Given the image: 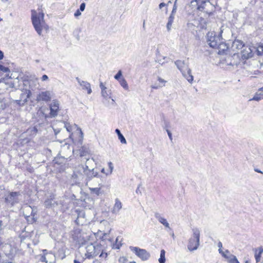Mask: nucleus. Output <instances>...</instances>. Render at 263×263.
Returning a JSON list of instances; mask_svg holds the SVG:
<instances>
[{
  "label": "nucleus",
  "mask_w": 263,
  "mask_h": 263,
  "mask_svg": "<svg viewBox=\"0 0 263 263\" xmlns=\"http://www.w3.org/2000/svg\"><path fill=\"white\" fill-rule=\"evenodd\" d=\"M44 17V14L42 11H31L32 23L35 31L40 35H42V30H48V26L45 23Z\"/></svg>",
  "instance_id": "f257e3e1"
},
{
  "label": "nucleus",
  "mask_w": 263,
  "mask_h": 263,
  "mask_svg": "<svg viewBox=\"0 0 263 263\" xmlns=\"http://www.w3.org/2000/svg\"><path fill=\"white\" fill-rule=\"evenodd\" d=\"M192 235L189 238L187 242V249L190 251L196 250L200 245V231L197 228L192 229Z\"/></svg>",
  "instance_id": "f03ea898"
},
{
  "label": "nucleus",
  "mask_w": 263,
  "mask_h": 263,
  "mask_svg": "<svg viewBox=\"0 0 263 263\" xmlns=\"http://www.w3.org/2000/svg\"><path fill=\"white\" fill-rule=\"evenodd\" d=\"M24 215L27 220L30 222L33 223L36 220L35 216L36 214V209L32 208L30 205H25L23 208Z\"/></svg>",
  "instance_id": "7ed1b4c3"
},
{
  "label": "nucleus",
  "mask_w": 263,
  "mask_h": 263,
  "mask_svg": "<svg viewBox=\"0 0 263 263\" xmlns=\"http://www.w3.org/2000/svg\"><path fill=\"white\" fill-rule=\"evenodd\" d=\"M129 249L142 261L147 260L151 257L150 253L145 249L133 246H130Z\"/></svg>",
  "instance_id": "20e7f679"
},
{
  "label": "nucleus",
  "mask_w": 263,
  "mask_h": 263,
  "mask_svg": "<svg viewBox=\"0 0 263 263\" xmlns=\"http://www.w3.org/2000/svg\"><path fill=\"white\" fill-rule=\"evenodd\" d=\"M207 43L209 46L213 48H216L218 44L222 39L220 35H216L215 32H208L206 34Z\"/></svg>",
  "instance_id": "39448f33"
},
{
  "label": "nucleus",
  "mask_w": 263,
  "mask_h": 263,
  "mask_svg": "<svg viewBox=\"0 0 263 263\" xmlns=\"http://www.w3.org/2000/svg\"><path fill=\"white\" fill-rule=\"evenodd\" d=\"M86 252L85 256L88 258H93L97 256L100 251V247L99 246H95L90 243L86 247Z\"/></svg>",
  "instance_id": "423d86ee"
},
{
  "label": "nucleus",
  "mask_w": 263,
  "mask_h": 263,
  "mask_svg": "<svg viewBox=\"0 0 263 263\" xmlns=\"http://www.w3.org/2000/svg\"><path fill=\"white\" fill-rule=\"evenodd\" d=\"M20 195L19 192H11L5 198V202L11 206L18 202V196Z\"/></svg>",
  "instance_id": "0eeeda50"
},
{
  "label": "nucleus",
  "mask_w": 263,
  "mask_h": 263,
  "mask_svg": "<svg viewBox=\"0 0 263 263\" xmlns=\"http://www.w3.org/2000/svg\"><path fill=\"white\" fill-rule=\"evenodd\" d=\"M1 250L8 258L12 259L14 257L15 250L10 244L4 243Z\"/></svg>",
  "instance_id": "6e6552de"
},
{
  "label": "nucleus",
  "mask_w": 263,
  "mask_h": 263,
  "mask_svg": "<svg viewBox=\"0 0 263 263\" xmlns=\"http://www.w3.org/2000/svg\"><path fill=\"white\" fill-rule=\"evenodd\" d=\"M257 48L250 46H245L241 51V57L243 60L248 59L253 56V52L254 50L256 51Z\"/></svg>",
  "instance_id": "1a4fd4ad"
},
{
  "label": "nucleus",
  "mask_w": 263,
  "mask_h": 263,
  "mask_svg": "<svg viewBox=\"0 0 263 263\" xmlns=\"http://www.w3.org/2000/svg\"><path fill=\"white\" fill-rule=\"evenodd\" d=\"M71 235L74 241L79 243H83L84 241L81 231L78 228L74 229L71 232Z\"/></svg>",
  "instance_id": "9d476101"
},
{
  "label": "nucleus",
  "mask_w": 263,
  "mask_h": 263,
  "mask_svg": "<svg viewBox=\"0 0 263 263\" xmlns=\"http://www.w3.org/2000/svg\"><path fill=\"white\" fill-rule=\"evenodd\" d=\"M181 72L182 76L187 80L189 82L192 83L193 81V76L191 73V70L189 67H178Z\"/></svg>",
  "instance_id": "9b49d317"
},
{
  "label": "nucleus",
  "mask_w": 263,
  "mask_h": 263,
  "mask_svg": "<svg viewBox=\"0 0 263 263\" xmlns=\"http://www.w3.org/2000/svg\"><path fill=\"white\" fill-rule=\"evenodd\" d=\"M52 93L49 91H42L36 97V100L39 101L48 102L51 99Z\"/></svg>",
  "instance_id": "f8f14e48"
},
{
  "label": "nucleus",
  "mask_w": 263,
  "mask_h": 263,
  "mask_svg": "<svg viewBox=\"0 0 263 263\" xmlns=\"http://www.w3.org/2000/svg\"><path fill=\"white\" fill-rule=\"evenodd\" d=\"M31 92L30 90L26 89L21 95L20 100H16L17 104L20 105H23L28 100V99L31 97Z\"/></svg>",
  "instance_id": "ddd939ff"
},
{
  "label": "nucleus",
  "mask_w": 263,
  "mask_h": 263,
  "mask_svg": "<svg viewBox=\"0 0 263 263\" xmlns=\"http://www.w3.org/2000/svg\"><path fill=\"white\" fill-rule=\"evenodd\" d=\"M50 115L51 117H55L58 115L59 110V102L57 100H53L50 105Z\"/></svg>",
  "instance_id": "4468645a"
},
{
  "label": "nucleus",
  "mask_w": 263,
  "mask_h": 263,
  "mask_svg": "<svg viewBox=\"0 0 263 263\" xmlns=\"http://www.w3.org/2000/svg\"><path fill=\"white\" fill-rule=\"evenodd\" d=\"M82 170L84 172V175H86L89 179H93L98 176V173L94 171V169H89L88 166L85 165V166H81Z\"/></svg>",
  "instance_id": "2eb2a0df"
},
{
  "label": "nucleus",
  "mask_w": 263,
  "mask_h": 263,
  "mask_svg": "<svg viewBox=\"0 0 263 263\" xmlns=\"http://www.w3.org/2000/svg\"><path fill=\"white\" fill-rule=\"evenodd\" d=\"M44 205L47 208H53L58 206V203L56 202L54 195H51L48 197L44 202Z\"/></svg>",
  "instance_id": "dca6fc26"
},
{
  "label": "nucleus",
  "mask_w": 263,
  "mask_h": 263,
  "mask_svg": "<svg viewBox=\"0 0 263 263\" xmlns=\"http://www.w3.org/2000/svg\"><path fill=\"white\" fill-rule=\"evenodd\" d=\"M218 251L219 253H220L222 256L227 259L228 263H239L235 255H227V254L221 250V248L219 249Z\"/></svg>",
  "instance_id": "f3484780"
},
{
  "label": "nucleus",
  "mask_w": 263,
  "mask_h": 263,
  "mask_svg": "<svg viewBox=\"0 0 263 263\" xmlns=\"http://www.w3.org/2000/svg\"><path fill=\"white\" fill-rule=\"evenodd\" d=\"M106 181V176H102L98 175L92 179V183L94 185H96V183L98 184V186L103 187L104 186V184Z\"/></svg>",
  "instance_id": "a211bd4d"
},
{
  "label": "nucleus",
  "mask_w": 263,
  "mask_h": 263,
  "mask_svg": "<svg viewBox=\"0 0 263 263\" xmlns=\"http://www.w3.org/2000/svg\"><path fill=\"white\" fill-rule=\"evenodd\" d=\"M76 80L79 85L81 86L82 89L83 90H86L87 91L88 94H90L92 92L91 89V86L89 83L81 80L78 77L76 78Z\"/></svg>",
  "instance_id": "6ab92c4d"
},
{
  "label": "nucleus",
  "mask_w": 263,
  "mask_h": 263,
  "mask_svg": "<svg viewBox=\"0 0 263 263\" xmlns=\"http://www.w3.org/2000/svg\"><path fill=\"white\" fill-rule=\"evenodd\" d=\"M157 80L158 82L154 83L151 86L153 89H157L164 86L167 82L159 76L157 77Z\"/></svg>",
  "instance_id": "aec40b11"
},
{
  "label": "nucleus",
  "mask_w": 263,
  "mask_h": 263,
  "mask_svg": "<svg viewBox=\"0 0 263 263\" xmlns=\"http://www.w3.org/2000/svg\"><path fill=\"white\" fill-rule=\"evenodd\" d=\"M245 45L242 41L239 40H235L232 45V48L233 51H238L239 50L244 48Z\"/></svg>",
  "instance_id": "412c9836"
},
{
  "label": "nucleus",
  "mask_w": 263,
  "mask_h": 263,
  "mask_svg": "<svg viewBox=\"0 0 263 263\" xmlns=\"http://www.w3.org/2000/svg\"><path fill=\"white\" fill-rule=\"evenodd\" d=\"M228 48L227 44L221 40L216 48L218 49V53L219 54H223L226 53Z\"/></svg>",
  "instance_id": "4be33fe9"
},
{
  "label": "nucleus",
  "mask_w": 263,
  "mask_h": 263,
  "mask_svg": "<svg viewBox=\"0 0 263 263\" xmlns=\"http://www.w3.org/2000/svg\"><path fill=\"white\" fill-rule=\"evenodd\" d=\"M155 217L159 221V222L162 224L165 228L171 230L170 227V224L168 223L166 219L162 217L159 213H155Z\"/></svg>",
  "instance_id": "5701e85b"
},
{
  "label": "nucleus",
  "mask_w": 263,
  "mask_h": 263,
  "mask_svg": "<svg viewBox=\"0 0 263 263\" xmlns=\"http://www.w3.org/2000/svg\"><path fill=\"white\" fill-rule=\"evenodd\" d=\"M122 204L121 202L119 200V199L116 198L115 199V203L112 209L113 213H118L119 211L122 209Z\"/></svg>",
  "instance_id": "b1692460"
},
{
  "label": "nucleus",
  "mask_w": 263,
  "mask_h": 263,
  "mask_svg": "<svg viewBox=\"0 0 263 263\" xmlns=\"http://www.w3.org/2000/svg\"><path fill=\"white\" fill-rule=\"evenodd\" d=\"M102 188V187H101L100 186L94 187H89V190L90 191V193L91 195H95L98 196L103 193V191L101 190Z\"/></svg>",
  "instance_id": "393cba45"
},
{
  "label": "nucleus",
  "mask_w": 263,
  "mask_h": 263,
  "mask_svg": "<svg viewBox=\"0 0 263 263\" xmlns=\"http://www.w3.org/2000/svg\"><path fill=\"white\" fill-rule=\"evenodd\" d=\"M263 253V248L259 247L257 249H256L255 253V258L256 262H258L260 260L261 254Z\"/></svg>",
  "instance_id": "a878e982"
},
{
  "label": "nucleus",
  "mask_w": 263,
  "mask_h": 263,
  "mask_svg": "<svg viewBox=\"0 0 263 263\" xmlns=\"http://www.w3.org/2000/svg\"><path fill=\"white\" fill-rule=\"evenodd\" d=\"M65 199H67L65 197H62L60 199H58L56 200V202L58 203V206H60L62 209H64L65 208H67L66 203L65 201Z\"/></svg>",
  "instance_id": "bb28decb"
},
{
  "label": "nucleus",
  "mask_w": 263,
  "mask_h": 263,
  "mask_svg": "<svg viewBox=\"0 0 263 263\" xmlns=\"http://www.w3.org/2000/svg\"><path fill=\"white\" fill-rule=\"evenodd\" d=\"M116 133L117 134L119 139L120 142L123 144L126 143V140L123 135L121 134L120 130L119 129H116L115 130Z\"/></svg>",
  "instance_id": "cd10ccee"
},
{
  "label": "nucleus",
  "mask_w": 263,
  "mask_h": 263,
  "mask_svg": "<svg viewBox=\"0 0 263 263\" xmlns=\"http://www.w3.org/2000/svg\"><path fill=\"white\" fill-rule=\"evenodd\" d=\"M9 72V70L8 67H0V76H2L4 73H6L5 76L10 78Z\"/></svg>",
  "instance_id": "c85d7f7f"
},
{
  "label": "nucleus",
  "mask_w": 263,
  "mask_h": 263,
  "mask_svg": "<svg viewBox=\"0 0 263 263\" xmlns=\"http://www.w3.org/2000/svg\"><path fill=\"white\" fill-rule=\"evenodd\" d=\"M174 20V15L173 14H171L168 17V22L167 23L166 27L168 31H170L172 27V23Z\"/></svg>",
  "instance_id": "c756f323"
},
{
  "label": "nucleus",
  "mask_w": 263,
  "mask_h": 263,
  "mask_svg": "<svg viewBox=\"0 0 263 263\" xmlns=\"http://www.w3.org/2000/svg\"><path fill=\"white\" fill-rule=\"evenodd\" d=\"M100 87L101 89V93L102 96L104 98H107L108 95L106 90V87L103 85V83L101 82L100 83Z\"/></svg>",
  "instance_id": "7c9ffc66"
},
{
  "label": "nucleus",
  "mask_w": 263,
  "mask_h": 263,
  "mask_svg": "<svg viewBox=\"0 0 263 263\" xmlns=\"http://www.w3.org/2000/svg\"><path fill=\"white\" fill-rule=\"evenodd\" d=\"M165 251L164 250L162 249L160 251V258L158 259L159 263H165Z\"/></svg>",
  "instance_id": "2f4dec72"
},
{
  "label": "nucleus",
  "mask_w": 263,
  "mask_h": 263,
  "mask_svg": "<svg viewBox=\"0 0 263 263\" xmlns=\"http://www.w3.org/2000/svg\"><path fill=\"white\" fill-rule=\"evenodd\" d=\"M66 160L64 157H56L53 160L54 164L61 165L65 162Z\"/></svg>",
  "instance_id": "473e14b6"
},
{
  "label": "nucleus",
  "mask_w": 263,
  "mask_h": 263,
  "mask_svg": "<svg viewBox=\"0 0 263 263\" xmlns=\"http://www.w3.org/2000/svg\"><path fill=\"white\" fill-rule=\"evenodd\" d=\"M261 99H263V94L256 93L252 99H250L249 101H259Z\"/></svg>",
  "instance_id": "72a5a7b5"
},
{
  "label": "nucleus",
  "mask_w": 263,
  "mask_h": 263,
  "mask_svg": "<svg viewBox=\"0 0 263 263\" xmlns=\"http://www.w3.org/2000/svg\"><path fill=\"white\" fill-rule=\"evenodd\" d=\"M258 55H263V44L259 45L256 49Z\"/></svg>",
  "instance_id": "f704fd0d"
},
{
  "label": "nucleus",
  "mask_w": 263,
  "mask_h": 263,
  "mask_svg": "<svg viewBox=\"0 0 263 263\" xmlns=\"http://www.w3.org/2000/svg\"><path fill=\"white\" fill-rule=\"evenodd\" d=\"M119 82L120 83V85L126 90H127L128 88V84L125 81V79H122L119 80Z\"/></svg>",
  "instance_id": "c9c22d12"
},
{
  "label": "nucleus",
  "mask_w": 263,
  "mask_h": 263,
  "mask_svg": "<svg viewBox=\"0 0 263 263\" xmlns=\"http://www.w3.org/2000/svg\"><path fill=\"white\" fill-rule=\"evenodd\" d=\"M84 216H85V214L84 212H80L78 214V218L76 220V222L77 223V224H80V219L81 218H84Z\"/></svg>",
  "instance_id": "e433bc0d"
},
{
  "label": "nucleus",
  "mask_w": 263,
  "mask_h": 263,
  "mask_svg": "<svg viewBox=\"0 0 263 263\" xmlns=\"http://www.w3.org/2000/svg\"><path fill=\"white\" fill-rule=\"evenodd\" d=\"M65 128H66V130L68 132H71L72 130V128H73V127L72 125H71L69 123H65Z\"/></svg>",
  "instance_id": "4c0bfd02"
},
{
  "label": "nucleus",
  "mask_w": 263,
  "mask_h": 263,
  "mask_svg": "<svg viewBox=\"0 0 263 263\" xmlns=\"http://www.w3.org/2000/svg\"><path fill=\"white\" fill-rule=\"evenodd\" d=\"M81 166H85V165H79L78 167L76 168V172L79 173V174L82 175L83 174H84V172H83L82 170V167Z\"/></svg>",
  "instance_id": "58836bf2"
},
{
  "label": "nucleus",
  "mask_w": 263,
  "mask_h": 263,
  "mask_svg": "<svg viewBox=\"0 0 263 263\" xmlns=\"http://www.w3.org/2000/svg\"><path fill=\"white\" fill-rule=\"evenodd\" d=\"M45 253H44V255H42L40 256V260L42 262H45L46 263H47V260L46 259V258L45 256Z\"/></svg>",
  "instance_id": "ea45409f"
},
{
  "label": "nucleus",
  "mask_w": 263,
  "mask_h": 263,
  "mask_svg": "<svg viewBox=\"0 0 263 263\" xmlns=\"http://www.w3.org/2000/svg\"><path fill=\"white\" fill-rule=\"evenodd\" d=\"M175 63L176 65V66H181V65L185 64L184 61H181V60H178V61H176Z\"/></svg>",
  "instance_id": "a19ab883"
},
{
  "label": "nucleus",
  "mask_w": 263,
  "mask_h": 263,
  "mask_svg": "<svg viewBox=\"0 0 263 263\" xmlns=\"http://www.w3.org/2000/svg\"><path fill=\"white\" fill-rule=\"evenodd\" d=\"M122 76V72L121 70H119L118 71V72L115 75V78L116 79V80H120L119 79L121 77V76Z\"/></svg>",
  "instance_id": "79ce46f5"
},
{
  "label": "nucleus",
  "mask_w": 263,
  "mask_h": 263,
  "mask_svg": "<svg viewBox=\"0 0 263 263\" xmlns=\"http://www.w3.org/2000/svg\"><path fill=\"white\" fill-rule=\"evenodd\" d=\"M85 3H82L81 5H80V8H79V10H80L81 11H83L84 10H85Z\"/></svg>",
  "instance_id": "37998d69"
},
{
  "label": "nucleus",
  "mask_w": 263,
  "mask_h": 263,
  "mask_svg": "<svg viewBox=\"0 0 263 263\" xmlns=\"http://www.w3.org/2000/svg\"><path fill=\"white\" fill-rule=\"evenodd\" d=\"M108 165L110 170V174H111L114 168L113 164L111 162H109L108 163Z\"/></svg>",
  "instance_id": "c03bdc74"
},
{
  "label": "nucleus",
  "mask_w": 263,
  "mask_h": 263,
  "mask_svg": "<svg viewBox=\"0 0 263 263\" xmlns=\"http://www.w3.org/2000/svg\"><path fill=\"white\" fill-rule=\"evenodd\" d=\"M176 9H177V7H176V3L174 4V6H173V10H172V13L171 14H173V15H174V14L176 13Z\"/></svg>",
  "instance_id": "a18cd8bd"
},
{
  "label": "nucleus",
  "mask_w": 263,
  "mask_h": 263,
  "mask_svg": "<svg viewBox=\"0 0 263 263\" xmlns=\"http://www.w3.org/2000/svg\"><path fill=\"white\" fill-rule=\"evenodd\" d=\"M80 11V10L78 9L74 14V16L77 17L78 16L81 15V13Z\"/></svg>",
  "instance_id": "49530a36"
},
{
  "label": "nucleus",
  "mask_w": 263,
  "mask_h": 263,
  "mask_svg": "<svg viewBox=\"0 0 263 263\" xmlns=\"http://www.w3.org/2000/svg\"><path fill=\"white\" fill-rule=\"evenodd\" d=\"M166 132H167V135L169 137V138L171 140H172L173 138H172V135L171 132L169 130H166Z\"/></svg>",
  "instance_id": "de8ad7c7"
},
{
  "label": "nucleus",
  "mask_w": 263,
  "mask_h": 263,
  "mask_svg": "<svg viewBox=\"0 0 263 263\" xmlns=\"http://www.w3.org/2000/svg\"><path fill=\"white\" fill-rule=\"evenodd\" d=\"M4 242L3 241V238L0 237V250H1L2 247L3 246L4 244Z\"/></svg>",
  "instance_id": "09e8293b"
},
{
  "label": "nucleus",
  "mask_w": 263,
  "mask_h": 263,
  "mask_svg": "<svg viewBox=\"0 0 263 263\" xmlns=\"http://www.w3.org/2000/svg\"><path fill=\"white\" fill-rule=\"evenodd\" d=\"M48 76H47V75H46V74L43 75V76H42V80L43 81H46V80H48Z\"/></svg>",
  "instance_id": "8fccbe9b"
},
{
  "label": "nucleus",
  "mask_w": 263,
  "mask_h": 263,
  "mask_svg": "<svg viewBox=\"0 0 263 263\" xmlns=\"http://www.w3.org/2000/svg\"><path fill=\"white\" fill-rule=\"evenodd\" d=\"M165 6V4L164 3H161L159 4V8L160 9H162L163 7H164Z\"/></svg>",
  "instance_id": "3c124183"
},
{
  "label": "nucleus",
  "mask_w": 263,
  "mask_h": 263,
  "mask_svg": "<svg viewBox=\"0 0 263 263\" xmlns=\"http://www.w3.org/2000/svg\"><path fill=\"white\" fill-rule=\"evenodd\" d=\"M4 57L3 52L0 50V60L2 59Z\"/></svg>",
  "instance_id": "603ef678"
},
{
  "label": "nucleus",
  "mask_w": 263,
  "mask_h": 263,
  "mask_svg": "<svg viewBox=\"0 0 263 263\" xmlns=\"http://www.w3.org/2000/svg\"><path fill=\"white\" fill-rule=\"evenodd\" d=\"M263 73V71L261 72V71L256 70V71H255V72H254L255 74H258V73Z\"/></svg>",
  "instance_id": "864d4df0"
},
{
  "label": "nucleus",
  "mask_w": 263,
  "mask_h": 263,
  "mask_svg": "<svg viewBox=\"0 0 263 263\" xmlns=\"http://www.w3.org/2000/svg\"><path fill=\"white\" fill-rule=\"evenodd\" d=\"M218 247H219V249L220 248H221L222 247V243L219 241L218 243Z\"/></svg>",
  "instance_id": "5fc2aeb1"
},
{
  "label": "nucleus",
  "mask_w": 263,
  "mask_h": 263,
  "mask_svg": "<svg viewBox=\"0 0 263 263\" xmlns=\"http://www.w3.org/2000/svg\"><path fill=\"white\" fill-rule=\"evenodd\" d=\"M224 252H225V253L227 254V255H232V254L230 253L228 250H226Z\"/></svg>",
  "instance_id": "6e6d98bb"
},
{
  "label": "nucleus",
  "mask_w": 263,
  "mask_h": 263,
  "mask_svg": "<svg viewBox=\"0 0 263 263\" xmlns=\"http://www.w3.org/2000/svg\"><path fill=\"white\" fill-rule=\"evenodd\" d=\"M170 234L173 237V238H175V235H174V232L173 231L170 233Z\"/></svg>",
  "instance_id": "4d7b16f0"
},
{
  "label": "nucleus",
  "mask_w": 263,
  "mask_h": 263,
  "mask_svg": "<svg viewBox=\"0 0 263 263\" xmlns=\"http://www.w3.org/2000/svg\"><path fill=\"white\" fill-rule=\"evenodd\" d=\"M32 130H33L35 133H36V132H37V130L36 128H35V127H33V129H32Z\"/></svg>",
  "instance_id": "13d9d810"
},
{
  "label": "nucleus",
  "mask_w": 263,
  "mask_h": 263,
  "mask_svg": "<svg viewBox=\"0 0 263 263\" xmlns=\"http://www.w3.org/2000/svg\"><path fill=\"white\" fill-rule=\"evenodd\" d=\"M255 171H256V172H258V173H259L263 174V173H262L261 171H260V170H255Z\"/></svg>",
  "instance_id": "bf43d9fd"
},
{
  "label": "nucleus",
  "mask_w": 263,
  "mask_h": 263,
  "mask_svg": "<svg viewBox=\"0 0 263 263\" xmlns=\"http://www.w3.org/2000/svg\"><path fill=\"white\" fill-rule=\"evenodd\" d=\"M258 91H263V86L258 89Z\"/></svg>",
  "instance_id": "052dcab7"
},
{
  "label": "nucleus",
  "mask_w": 263,
  "mask_h": 263,
  "mask_svg": "<svg viewBox=\"0 0 263 263\" xmlns=\"http://www.w3.org/2000/svg\"><path fill=\"white\" fill-rule=\"evenodd\" d=\"M2 255H1V254L0 253V263H2Z\"/></svg>",
  "instance_id": "680f3d73"
},
{
  "label": "nucleus",
  "mask_w": 263,
  "mask_h": 263,
  "mask_svg": "<svg viewBox=\"0 0 263 263\" xmlns=\"http://www.w3.org/2000/svg\"><path fill=\"white\" fill-rule=\"evenodd\" d=\"M2 221L0 220V230L2 229Z\"/></svg>",
  "instance_id": "e2e57ef3"
},
{
  "label": "nucleus",
  "mask_w": 263,
  "mask_h": 263,
  "mask_svg": "<svg viewBox=\"0 0 263 263\" xmlns=\"http://www.w3.org/2000/svg\"><path fill=\"white\" fill-rule=\"evenodd\" d=\"M74 263H81V262H80V261H78L77 260H74Z\"/></svg>",
  "instance_id": "0e129e2a"
},
{
  "label": "nucleus",
  "mask_w": 263,
  "mask_h": 263,
  "mask_svg": "<svg viewBox=\"0 0 263 263\" xmlns=\"http://www.w3.org/2000/svg\"><path fill=\"white\" fill-rule=\"evenodd\" d=\"M120 246L118 245L116 247H115V248L119 249L120 248Z\"/></svg>",
  "instance_id": "69168bd1"
},
{
  "label": "nucleus",
  "mask_w": 263,
  "mask_h": 263,
  "mask_svg": "<svg viewBox=\"0 0 263 263\" xmlns=\"http://www.w3.org/2000/svg\"><path fill=\"white\" fill-rule=\"evenodd\" d=\"M2 263H12V262L11 261H6V262H2Z\"/></svg>",
  "instance_id": "338daca9"
},
{
  "label": "nucleus",
  "mask_w": 263,
  "mask_h": 263,
  "mask_svg": "<svg viewBox=\"0 0 263 263\" xmlns=\"http://www.w3.org/2000/svg\"><path fill=\"white\" fill-rule=\"evenodd\" d=\"M101 172L104 173V168H102L101 170Z\"/></svg>",
  "instance_id": "774afa93"
}]
</instances>
